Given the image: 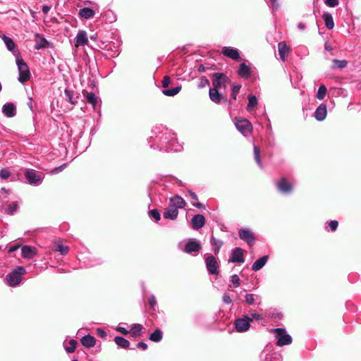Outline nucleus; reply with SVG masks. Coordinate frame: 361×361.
<instances>
[{
  "instance_id": "1",
  "label": "nucleus",
  "mask_w": 361,
  "mask_h": 361,
  "mask_svg": "<svg viewBox=\"0 0 361 361\" xmlns=\"http://www.w3.org/2000/svg\"><path fill=\"white\" fill-rule=\"evenodd\" d=\"M152 133L154 136L150 137L149 139V142H153L150 145L151 148L164 152H178L180 149L176 135L171 130L160 126L156 127L152 130Z\"/></svg>"
},
{
  "instance_id": "2",
  "label": "nucleus",
  "mask_w": 361,
  "mask_h": 361,
  "mask_svg": "<svg viewBox=\"0 0 361 361\" xmlns=\"http://www.w3.org/2000/svg\"><path fill=\"white\" fill-rule=\"evenodd\" d=\"M26 270L24 267L19 266L8 273L6 276V281L8 286L16 287L22 281V276L25 274Z\"/></svg>"
},
{
  "instance_id": "3",
  "label": "nucleus",
  "mask_w": 361,
  "mask_h": 361,
  "mask_svg": "<svg viewBox=\"0 0 361 361\" xmlns=\"http://www.w3.org/2000/svg\"><path fill=\"white\" fill-rule=\"evenodd\" d=\"M16 64L18 69V80L21 83L27 81L30 78V73L27 65L24 62L19 53L16 57Z\"/></svg>"
},
{
  "instance_id": "4",
  "label": "nucleus",
  "mask_w": 361,
  "mask_h": 361,
  "mask_svg": "<svg viewBox=\"0 0 361 361\" xmlns=\"http://www.w3.org/2000/svg\"><path fill=\"white\" fill-rule=\"evenodd\" d=\"M271 331L275 334V338L277 339L276 343V345L283 346L290 345L292 343V338L288 334H287L285 329H271Z\"/></svg>"
},
{
  "instance_id": "5",
  "label": "nucleus",
  "mask_w": 361,
  "mask_h": 361,
  "mask_svg": "<svg viewBox=\"0 0 361 361\" xmlns=\"http://www.w3.org/2000/svg\"><path fill=\"white\" fill-rule=\"evenodd\" d=\"M213 87L216 89L225 88L230 82V79L222 73H214L212 75Z\"/></svg>"
},
{
  "instance_id": "6",
  "label": "nucleus",
  "mask_w": 361,
  "mask_h": 361,
  "mask_svg": "<svg viewBox=\"0 0 361 361\" xmlns=\"http://www.w3.org/2000/svg\"><path fill=\"white\" fill-rule=\"evenodd\" d=\"M25 177L28 183L34 185H39L42 182V176L33 169L27 170L25 173Z\"/></svg>"
},
{
  "instance_id": "7",
  "label": "nucleus",
  "mask_w": 361,
  "mask_h": 361,
  "mask_svg": "<svg viewBox=\"0 0 361 361\" xmlns=\"http://www.w3.org/2000/svg\"><path fill=\"white\" fill-rule=\"evenodd\" d=\"M235 126L238 130L245 136L250 133L252 130V123L247 119L237 120L235 122Z\"/></svg>"
},
{
  "instance_id": "8",
  "label": "nucleus",
  "mask_w": 361,
  "mask_h": 361,
  "mask_svg": "<svg viewBox=\"0 0 361 361\" xmlns=\"http://www.w3.org/2000/svg\"><path fill=\"white\" fill-rule=\"evenodd\" d=\"M252 322V319H250V317L245 316L243 318L237 319L235 322V327L238 332H245L247 331L250 326V322Z\"/></svg>"
},
{
  "instance_id": "9",
  "label": "nucleus",
  "mask_w": 361,
  "mask_h": 361,
  "mask_svg": "<svg viewBox=\"0 0 361 361\" xmlns=\"http://www.w3.org/2000/svg\"><path fill=\"white\" fill-rule=\"evenodd\" d=\"M202 249L201 243L199 240L195 238H190L187 242L183 249V251L188 254H192V252H198Z\"/></svg>"
},
{
  "instance_id": "10",
  "label": "nucleus",
  "mask_w": 361,
  "mask_h": 361,
  "mask_svg": "<svg viewBox=\"0 0 361 361\" xmlns=\"http://www.w3.org/2000/svg\"><path fill=\"white\" fill-rule=\"evenodd\" d=\"M206 267L210 274H219V264L214 256H209L205 259Z\"/></svg>"
},
{
  "instance_id": "11",
  "label": "nucleus",
  "mask_w": 361,
  "mask_h": 361,
  "mask_svg": "<svg viewBox=\"0 0 361 361\" xmlns=\"http://www.w3.org/2000/svg\"><path fill=\"white\" fill-rule=\"evenodd\" d=\"M277 189L283 194L288 195L293 191V185L286 178H282L276 182Z\"/></svg>"
},
{
  "instance_id": "12",
  "label": "nucleus",
  "mask_w": 361,
  "mask_h": 361,
  "mask_svg": "<svg viewBox=\"0 0 361 361\" xmlns=\"http://www.w3.org/2000/svg\"><path fill=\"white\" fill-rule=\"evenodd\" d=\"M239 237L245 241L250 246L255 243V237L252 231L248 228H240L238 231Z\"/></svg>"
},
{
  "instance_id": "13",
  "label": "nucleus",
  "mask_w": 361,
  "mask_h": 361,
  "mask_svg": "<svg viewBox=\"0 0 361 361\" xmlns=\"http://www.w3.org/2000/svg\"><path fill=\"white\" fill-rule=\"evenodd\" d=\"M75 46L76 47H83L87 45L88 44V37L86 31L85 30H79L77 33V35L74 39Z\"/></svg>"
},
{
  "instance_id": "14",
  "label": "nucleus",
  "mask_w": 361,
  "mask_h": 361,
  "mask_svg": "<svg viewBox=\"0 0 361 361\" xmlns=\"http://www.w3.org/2000/svg\"><path fill=\"white\" fill-rule=\"evenodd\" d=\"M228 262L233 263H243L245 262L243 250L240 247L234 248L232 250V255Z\"/></svg>"
},
{
  "instance_id": "15",
  "label": "nucleus",
  "mask_w": 361,
  "mask_h": 361,
  "mask_svg": "<svg viewBox=\"0 0 361 361\" xmlns=\"http://www.w3.org/2000/svg\"><path fill=\"white\" fill-rule=\"evenodd\" d=\"M209 95L210 99L216 104H219L224 100L226 101V98L219 92V89L211 88L209 92Z\"/></svg>"
},
{
  "instance_id": "16",
  "label": "nucleus",
  "mask_w": 361,
  "mask_h": 361,
  "mask_svg": "<svg viewBox=\"0 0 361 361\" xmlns=\"http://www.w3.org/2000/svg\"><path fill=\"white\" fill-rule=\"evenodd\" d=\"M222 54L233 59V60H238L240 58V54L237 49L231 47H224L222 49Z\"/></svg>"
},
{
  "instance_id": "17",
  "label": "nucleus",
  "mask_w": 361,
  "mask_h": 361,
  "mask_svg": "<svg viewBox=\"0 0 361 361\" xmlns=\"http://www.w3.org/2000/svg\"><path fill=\"white\" fill-rule=\"evenodd\" d=\"M185 204L186 202L184 199L179 195H175L169 199V205L176 208L177 210L184 208Z\"/></svg>"
},
{
  "instance_id": "18",
  "label": "nucleus",
  "mask_w": 361,
  "mask_h": 361,
  "mask_svg": "<svg viewBox=\"0 0 361 361\" xmlns=\"http://www.w3.org/2000/svg\"><path fill=\"white\" fill-rule=\"evenodd\" d=\"M326 105L322 104L317 108L314 116L318 121H322L326 118Z\"/></svg>"
},
{
  "instance_id": "19",
  "label": "nucleus",
  "mask_w": 361,
  "mask_h": 361,
  "mask_svg": "<svg viewBox=\"0 0 361 361\" xmlns=\"http://www.w3.org/2000/svg\"><path fill=\"white\" fill-rule=\"evenodd\" d=\"M2 113L8 118H12L16 114V109L13 103H6L3 105Z\"/></svg>"
},
{
  "instance_id": "20",
  "label": "nucleus",
  "mask_w": 361,
  "mask_h": 361,
  "mask_svg": "<svg viewBox=\"0 0 361 361\" xmlns=\"http://www.w3.org/2000/svg\"><path fill=\"white\" fill-rule=\"evenodd\" d=\"M205 224V218L202 214H196L192 219V228L198 230L204 226Z\"/></svg>"
},
{
  "instance_id": "21",
  "label": "nucleus",
  "mask_w": 361,
  "mask_h": 361,
  "mask_svg": "<svg viewBox=\"0 0 361 361\" xmlns=\"http://www.w3.org/2000/svg\"><path fill=\"white\" fill-rule=\"evenodd\" d=\"M178 215V210L169 204L164 212V217L166 219L175 220Z\"/></svg>"
},
{
  "instance_id": "22",
  "label": "nucleus",
  "mask_w": 361,
  "mask_h": 361,
  "mask_svg": "<svg viewBox=\"0 0 361 361\" xmlns=\"http://www.w3.org/2000/svg\"><path fill=\"white\" fill-rule=\"evenodd\" d=\"M22 255L24 258L32 259L36 255V249L31 246L25 245L21 249Z\"/></svg>"
},
{
  "instance_id": "23",
  "label": "nucleus",
  "mask_w": 361,
  "mask_h": 361,
  "mask_svg": "<svg viewBox=\"0 0 361 361\" xmlns=\"http://www.w3.org/2000/svg\"><path fill=\"white\" fill-rule=\"evenodd\" d=\"M238 74L243 78L247 79L250 78V68L245 63H241L238 71Z\"/></svg>"
},
{
  "instance_id": "24",
  "label": "nucleus",
  "mask_w": 361,
  "mask_h": 361,
  "mask_svg": "<svg viewBox=\"0 0 361 361\" xmlns=\"http://www.w3.org/2000/svg\"><path fill=\"white\" fill-rule=\"evenodd\" d=\"M35 37L37 38L35 44V49L39 50L49 47V42L44 37L41 36L39 34H36Z\"/></svg>"
},
{
  "instance_id": "25",
  "label": "nucleus",
  "mask_w": 361,
  "mask_h": 361,
  "mask_svg": "<svg viewBox=\"0 0 361 361\" xmlns=\"http://www.w3.org/2000/svg\"><path fill=\"white\" fill-rule=\"evenodd\" d=\"M278 49L281 59L284 61L289 52V48L285 42H280L278 44Z\"/></svg>"
},
{
  "instance_id": "26",
  "label": "nucleus",
  "mask_w": 361,
  "mask_h": 361,
  "mask_svg": "<svg viewBox=\"0 0 361 361\" xmlns=\"http://www.w3.org/2000/svg\"><path fill=\"white\" fill-rule=\"evenodd\" d=\"M80 341L82 345L86 348H92L96 343L95 338L89 334L82 336Z\"/></svg>"
},
{
  "instance_id": "27",
  "label": "nucleus",
  "mask_w": 361,
  "mask_h": 361,
  "mask_svg": "<svg viewBox=\"0 0 361 361\" xmlns=\"http://www.w3.org/2000/svg\"><path fill=\"white\" fill-rule=\"evenodd\" d=\"M268 260V256L264 255L258 259H257L252 266V269L255 271L260 270L267 263Z\"/></svg>"
},
{
  "instance_id": "28",
  "label": "nucleus",
  "mask_w": 361,
  "mask_h": 361,
  "mask_svg": "<svg viewBox=\"0 0 361 361\" xmlns=\"http://www.w3.org/2000/svg\"><path fill=\"white\" fill-rule=\"evenodd\" d=\"M1 39L4 41V44H6V48L8 51H10L12 53L16 52V44L11 37L5 35H3Z\"/></svg>"
},
{
  "instance_id": "29",
  "label": "nucleus",
  "mask_w": 361,
  "mask_h": 361,
  "mask_svg": "<svg viewBox=\"0 0 361 361\" xmlns=\"http://www.w3.org/2000/svg\"><path fill=\"white\" fill-rule=\"evenodd\" d=\"M245 302L249 305H259L261 297L255 294H246L245 296Z\"/></svg>"
},
{
  "instance_id": "30",
  "label": "nucleus",
  "mask_w": 361,
  "mask_h": 361,
  "mask_svg": "<svg viewBox=\"0 0 361 361\" xmlns=\"http://www.w3.org/2000/svg\"><path fill=\"white\" fill-rule=\"evenodd\" d=\"M210 243L215 255H217L219 252L221 246L224 245V242L222 240L216 239L213 235L211 238Z\"/></svg>"
},
{
  "instance_id": "31",
  "label": "nucleus",
  "mask_w": 361,
  "mask_h": 361,
  "mask_svg": "<svg viewBox=\"0 0 361 361\" xmlns=\"http://www.w3.org/2000/svg\"><path fill=\"white\" fill-rule=\"evenodd\" d=\"M114 342L118 347L123 349H128L130 346L129 341L122 336H116L114 338Z\"/></svg>"
},
{
  "instance_id": "32",
  "label": "nucleus",
  "mask_w": 361,
  "mask_h": 361,
  "mask_svg": "<svg viewBox=\"0 0 361 361\" xmlns=\"http://www.w3.org/2000/svg\"><path fill=\"white\" fill-rule=\"evenodd\" d=\"M322 18L325 22L326 27L329 30H331L334 28V19L331 13L325 12L322 15Z\"/></svg>"
},
{
  "instance_id": "33",
  "label": "nucleus",
  "mask_w": 361,
  "mask_h": 361,
  "mask_svg": "<svg viewBox=\"0 0 361 361\" xmlns=\"http://www.w3.org/2000/svg\"><path fill=\"white\" fill-rule=\"evenodd\" d=\"M94 14V11L92 8L87 7L82 8L79 11V15L85 19L93 18Z\"/></svg>"
},
{
  "instance_id": "34",
  "label": "nucleus",
  "mask_w": 361,
  "mask_h": 361,
  "mask_svg": "<svg viewBox=\"0 0 361 361\" xmlns=\"http://www.w3.org/2000/svg\"><path fill=\"white\" fill-rule=\"evenodd\" d=\"M162 338H163V333L161 331V329H156L149 336V339L152 341H154L156 343L161 341Z\"/></svg>"
},
{
  "instance_id": "35",
  "label": "nucleus",
  "mask_w": 361,
  "mask_h": 361,
  "mask_svg": "<svg viewBox=\"0 0 361 361\" xmlns=\"http://www.w3.org/2000/svg\"><path fill=\"white\" fill-rule=\"evenodd\" d=\"M181 90V86L178 85L171 89H164L162 90V93L169 97H173L177 94Z\"/></svg>"
},
{
  "instance_id": "36",
  "label": "nucleus",
  "mask_w": 361,
  "mask_h": 361,
  "mask_svg": "<svg viewBox=\"0 0 361 361\" xmlns=\"http://www.w3.org/2000/svg\"><path fill=\"white\" fill-rule=\"evenodd\" d=\"M142 329V326L141 324H134L132 325L129 333H130L133 337L140 336L141 334Z\"/></svg>"
},
{
  "instance_id": "37",
  "label": "nucleus",
  "mask_w": 361,
  "mask_h": 361,
  "mask_svg": "<svg viewBox=\"0 0 361 361\" xmlns=\"http://www.w3.org/2000/svg\"><path fill=\"white\" fill-rule=\"evenodd\" d=\"M264 361H282V356L280 353L274 352L266 355Z\"/></svg>"
},
{
  "instance_id": "38",
  "label": "nucleus",
  "mask_w": 361,
  "mask_h": 361,
  "mask_svg": "<svg viewBox=\"0 0 361 361\" xmlns=\"http://www.w3.org/2000/svg\"><path fill=\"white\" fill-rule=\"evenodd\" d=\"M86 99L89 104H90L93 108H95L98 102V97L94 92H87L86 94Z\"/></svg>"
},
{
  "instance_id": "39",
  "label": "nucleus",
  "mask_w": 361,
  "mask_h": 361,
  "mask_svg": "<svg viewBox=\"0 0 361 361\" xmlns=\"http://www.w3.org/2000/svg\"><path fill=\"white\" fill-rule=\"evenodd\" d=\"M257 99L255 95H250L248 97V104L247 106V109L249 111L253 110V109L257 105Z\"/></svg>"
},
{
  "instance_id": "40",
  "label": "nucleus",
  "mask_w": 361,
  "mask_h": 361,
  "mask_svg": "<svg viewBox=\"0 0 361 361\" xmlns=\"http://www.w3.org/2000/svg\"><path fill=\"white\" fill-rule=\"evenodd\" d=\"M333 68H339L343 69L347 66L348 62L345 60H338V59H334L333 60Z\"/></svg>"
},
{
  "instance_id": "41",
  "label": "nucleus",
  "mask_w": 361,
  "mask_h": 361,
  "mask_svg": "<svg viewBox=\"0 0 361 361\" xmlns=\"http://www.w3.org/2000/svg\"><path fill=\"white\" fill-rule=\"evenodd\" d=\"M326 92H327V90H326V87H325V85H320L318 89V91H317V98L319 100L323 99L325 97Z\"/></svg>"
},
{
  "instance_id": "42",
  "label": "nucleus",
  "mask_w": 361,
  "mask_h": 361,
  "mask_svg": "<svg viewBox=\"0 0 361 361\" xmlns=\"http://www.w3.org/2000/svg\"><path fill=\"white\" fill-rule=\"evenodd\" d=\"M254 155L255 161L257 162V165L260 168H263V165L260 159V152L259 148L256 145H254Z\"/></svg>"
},
{
  "instance_id": "43",
  "label": "nucleus",
  "mask_w": 361,
  "mask_h": 361,
  "mask_svg": "<svg viewBox=\"0 0 361 361\" xmlns=\"http://www.w3.org/2000/svg\"><path fill=\"white\" fill-rule=\"evenodd\" d=\"M73 92L69 90H65V95L66 97V99L71 104H75L78 101L73 97Z\"/></svg>"
},
{
  "instance_id": "44",
  "label": "nucleus",
  "mask_w": 361,
  "mask_h": 361,
  "mask_svg": "<svg viewBox=\"0 0 361 361\" xmlns=\"http://www.w3.org/2000/svg\"><path fill=\"white\" fill-rule=\"evenodd\" d=\"M240 88H241V85H240V84L233 83L232 85L231 97L233 99H234V100L236 99V97H237L238 94L239 93Z\"/></svg>"
},
{
  "instance_id": "45",
  "label": "nucleus",
  "mask_w": 361,
  "mask_h": 361,
  "mask_svg": "<svg viewBox=\"0 0 361 361\" xmlns=\"http://www.w3.org/2000/svg\"><path fill=\"white\" fill-rule=\"evenodd\" d=\"M77 341L74 339H71L69 341L68 345L65 347V350L68 353H73L75 350Z\"/></svg>"
},
{
  "instance_id": "46",
  "label": "nucleus",
  "mask_w": 361,
  "mask_h": 361,
  "mask_svg": "<svg viewBox=\"0 0 361 361\" xmlns=\"http://www.w3.org/2000/svg\"><path fill=\"white\" fill-rule=\"evenodd\" d=\"M55 250L59 252L62 255H66L69 251L68 246L63 245V244L59 243L56 245Z\"/></svg>"
},
{
  "instance_id": "47",
  "label": "nucleus",
  "mask_w": 361,
  "mask_h": 361,
  "mask_svg": "<svg viewBox=\"0 0 361 361\" xmlns=\"http://www.w3.org/2000/svg\"><path fill=\"white\" fill-rule=\"evenodd\" d=\"M11 176V171L8 170V169H7V168L2 169L0 171V178H1V179L6 180V179H8Z\"/></svg>"
},
{
  "instance_id": "48",
  "label": "nucleus",
  "mask_w": 361,
  "mask_h": 361,
  "mask_svg": "<svg viewBox=\"0 0 361 361\" xmlns=\"http://www.w3.org/2000/svg\"><path fill=\"white\" fill-rule=\"evenodd\" d=\"M17 209L18 204L16 202H11L8 205V207L6 209V213L12 215Z\"/></svg>"
},
{
  "instance_id": "49",
  "label": "nucleus",
  "mask_w": 361,
  "mask_h": 361,
  "mask_svg": "<svg viewBox=\"0 0 361 361\" xmlns=\"http://www.w3.org/2000/svg\"><path fill=\"white\" fill-rule=\"evenodd\" d=\"M149 216L151 218L154 219L156 221H159L160 218H161V215H160L159 212L157 209H156L150 210L149 212Z\"/></svg>"
},
{
  "instance_id": "50",
  "label": "nucleus",
  "mask_w": 361,
  "mask_h": 361,
  "mask_svg": "<svg viewBox=\"0 0 361 361\" xmlns=\"http://www.w3.org/2000/svg\"><path fill=\"white\" fill-rule=\"evenodd\" d=\"M231 281L233 284L235 288H238L240 285V280L237 274H233L231 276Z\"/></svg>"
},
{
  "instance_id": "51",
  "label": "nucleus",
  "mask_w": 361,
  "mask_h": 361,
  "mask_svg": "<svg viewBox=\"0 0 361 361\" xmlns=\"http://www.w3.org/2000/svg\"><path fill=\"white\" fill-rule=\"evenodd\" d=\"M149 305L150 307L153 310H154L155 307L157 306V300L154 295H149Z\"/></svg>"
},
{
  "instance_id": "52",
  "label": "nucleus",
  "mask_w": 361,
  "mask_h": 361,
  "mask_svg": "<svg viewBox=\"0 0 361 361\" xmlns=\"http://www.w3.org/2000/svg\"><path fill=\"white\" fill-rule=\"evenodd\" d=\"M250 319H252V322L255 319L257 321L262 320L263 319L262 314H258L256 312H250Z\"/></svg>"
},
{
  "instance_id": "53",
  "label": "nucleus",
  "mask_w": 361,
  "mask_h": 361,
  "mask_svg": "<svg viewBox=\"0 0 361 361\" xmlns=\"http://www.w3.org/2000/svg\"><path fill=\"white\" fill-rule=\"evenodd\" d=\"M67 166V164H63L60 166L56 167L51 170V174H56L61 171H62Z\"/></svg>"
},
{
  "instance_id": "54",
  "label": "nucleus",
  "mask_w": 361,
  "mask_h": 361,
  "mask_svg": "<svg viewBox=\"0 0 361 361\" xmlns=\"http://www.w3.org/2000/svg\"><path fill=\"white\" fill-rule=\"evenodd\" d=\"M324 3L326 6L329 7H335L338 5L339 1L338 0H325Z\"/></svg>"
},
{
  "instance_id": "55",
  "label": "nucleus",
  "mask_w": 361,
  "mask_h": 361,
  "mask_svg": "<svg viewBox=\"0 0 361 361\" xmlns=\"http://www.w3.org/2000/svg\"><path fill=\"white\" fill-rule=\"evenodd\" d=\"M338 225V222L335 220L331 221L329 223V226L331 231H335L337 229Z\"/></svg>"
},
{
  "instance_id": "56",
  "label": "nucleus",
  "mask_w": 361,
  "mask_h": 361,
  "mask_svg": "<svg viewBox=\"0 0 361 361\" xmlns=\"http://www.w3.org/2000/svg\"><path fill=\"white\" fill-rule=\"evenodd\" d=\"M171 82L170 77L168 75H165L162 80L161 84L163 87H166Z\"/></svg>"
},
{
  "instance_id": "57",
  "label": "nucleus",
  "mask_w": 361,
  "mask_h": 361,
  "mask_svg": "<svg viewBox=\"0 0 361 361\" xmlns=\"http://www.w3.org/2000/svg\"><path fill=\"white\" fill-rule=\"evenodd\" d=\"M270 3L273 12L279 9V4L278 3L277 0H270Z\"/></svg>"
},
{
  "instance_id": "58",
  "label": "nucleus",
  "mask_w": 361,
  "mask_h": 361,
  "mask_svg": "<svg viewBox=\"0 0 361 361\" xmlns=\"http://www.w3.org/2000/svg\"><path fill=\"white\" fill-rule=\"evenodd\" d=\"M116 331L123 335H127L128 334H129V331L126 328L121 326H117L116 328Z\"/></svg>"
},
{
  "instance_id": "59",
  "label": "nucleus",
  "mask_w": 361,
  "mask_h": 361,
  "mask_svg": "<svg viewBox=\"0 0 361 361\" xmlns=\"http://www.w3.org/2000/svg\"><path fill=\"white\" fill-rule=\"evenodd\" d=\"M223 301L226 304H231L232 302V300L230 296L226 293L223 295Z\"/></svg>"
},
{
  "instance_id": "60",
  "label": "nucleus",
  "mask_w": 361,
  "mask_h": 361,
  "mask_svg": "<svg viewBox=\"0 0 361 361\" xmlns=\"http://www.w3.org/2000/svg\"><path fill=\"white\" fill-rule=\"evenodd\" d=\"M188 192L191 197V202H196L198 200L197 195L194 192H192L191 190H189Z\"/></svg>"
},
{
  "instance_id": "61",
  "label": "nucleus",
  "mask_w": 361,
  "mask_h": 361,
  "mask_svg": "<svg viewBox=\"0 0 361 361\" xmlns=\"http://www.w3.org/2000/svg\"><path fill=\"white\" fill-rule=\"evenodd\" d=\"M147 347H148V346H147V343H145V342H143V341H140V342H139V343H137V348H141V349H142L143 350H147Z\"/></svg>"
},
{
  "instance_id": "62",
  "label": "nucleus",
  "mask_w": 361,
  "mask_h": 361,
  "mask_svg": "<svg viewBox=\"0 0 361 361\" xmlns=\"http://www.w3.org/2000/svg\"><path fill=\"white\" fill-rule=\"evenodd\" d=\"M97 334L101 338H106V333L102 329H97Z\"/></svg>"
},
{
  "instance_id": "63",
  "label": "nucleus",
  "mask_w": 361,
  "mask_h": 361,
  "mask_svg": "<svg viewBox=\"0 0 361 361\" xmlns=\"http://www.w3.org/2000/svg\"><path fill=\"white\" fill-rule=\"evenodd\" d=\"M18 248H19V245H12V246H11V247L8 248V253H13V252H14L15 251H16Z\"/></svg>"
},
{
  "instance_id": "64",
  "label": "nucleus",
  "mask_w": 361,
  "mask_h": 361,
  "mask_svg": "<svg viewBox=\"0 0 361 361\" xmlns=\"http://www.w3.org/2000/svg\"><path fill=\"white\" fill-rule=\"evenodd\" d=\"M51 7L47 5H44L42 8V11L44 14H47L49 11H50Z\"/></svg>"
}]
</instances>
